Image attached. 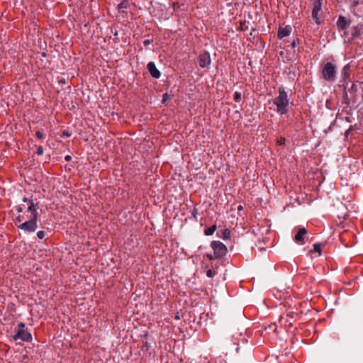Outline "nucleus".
Returning a JSON list of instances; mask_svg holds the SVG:
<instances>
[{
  "label": "nucleus",
  "mask_w": 363,
  "mask_h": 363,
  "mask_svg": "<svg viewBox=\"0 0 363 363\" xmlns=\"http://www.w3.org/2000/svg\"><path fill=\"white\" fill-rule=\"evenodd\" d=\"M197 214H198V210L196 208H194V209L191 211V216L194 219H197Z\"/></svg>",
  "instance_id": "obj_27"
},
{
  "label": "nucleus",
  "mask_w": 363,
  "mask_h": 363,
  "mask_svg": "<svg viewBox=\"0 0 363 363\" xmlns=\"http://www.w3.org/2000/svg\"><path fill=\"white\" fill-rule=\"evenodd\" d=\"M211 62L210 53L203 51L199 55V65L201 68H208Z\"/></svg>",
  "instance_id": "obj_6"
},
{
  "label": "nucleus",
  "mask_w": 363,
  "mask_h": 363,
  "mask_svg": "<svg viewBox=\"0 0 363 363\" xmlns=\"http://www.w3.org/2000/svg\"><path fill=\"white\" fill-rule=\"evenodd\" d=\"M347 86H348V83L346 84L345 89L347 88Z\"/></svg>",
  "instance_id": "obj_41"
},
{
  "label": "nucleus",
  "mask_w": 363,
  "mask_h": 363,
  "mask_svg": "<svg viewBox=\"0 0 363 363\" xmlns=\"http://www.w3.org/2000/svg\"><path fill=\"white\" fill-rule=\"evenodd\" d=\"M278 94L279 95L273 99V103L277 106V113L279 115H284L289 111V99L288 97V94L283 86H279L278 88Z\"/></svg>",
  "instance_id": "obj_2"
},
{
  "label": "nucleus",
  "mask_w": 363,
  "mask_h": 363,
  "mask_svg": "<svg viewBox=\"0 0 363 363\" xmlns=\"http://www.w3.org/2000/svg\"><path fill=\"white\" fill-rule=\"evenodd\" d=\"M65 160L67 162L70 161L72 160V157L70 155H66L65 157Z\"/></svg>",
  "instance_id": "obj_35"
},
{
  "label": "nucleus",
  "mask_w": 363,
  "mask_h": 363,
  "mask_svg": "<svg viewBox=\"0 0 363 363\" xmlns=\"http://www.w3.org/2000/svg\"><path fill=\"white\" fill-rule=\"evenodd\" d=\"M14 340H21L22 341L30 342L32 341L33 337L30 332L26 327L24 323H19L16 334L13 336Z\"/></svg>",
  "instance_id": "obj_3"
},
{
  "label": "nucleus",
  "mask_w": 363,
  "mask_h": 363,
  "mask_svg": "<svg viewBox=\"0 0 363 363\" xmlns=\"http://www.w3.org/2000/svg\"><path fill=\"white\" fill-rule=\"evenodd\" d=\"M292 28L291 26L287 25L285 27H279L277 33V38L279 39H282L284 37L289 36L291 33Z\"/></svg>",
  "instance_id": "obj_9"
},
{
  "label": "nucleus",
  "mask_w": 363,
  "mask_h": 363,
  "mask_svg": "<svg viewBox=\"0 0 363 363\" xmlns=\"http://www.w3.org/2000/svg\"><path fill=\"white\" fill-rule=\"evenodd\" d=\"M307 233V230L304 227L299 228L297 233L294 236V241L300 245L304 244L303 235Z\"/></svg>",
  "instance_id": "obj_8"
},
{
  "label": "nucleus",
  "mask_w": 363,
  "mask_h": 363,
  "mask_svg": "<svg viewBox=\"0 0 363 363\" xmlns=\"http://www.w3.org/2000/svg\"><path fill=\"white\" fill-rule=\"evenodd\" d=\"M206 257L208 259L210 260H213V259H218V257H214V255H212L211 254H207L206 255Z\"/></svg>",
  "instance_id": "obj_29"
},
{
  "label": "nucleus",
  "mask_w": 363,
  "mask_h": 363,
  "mask_svg": "<svg viewBox=\"0 0 363 363\" xmlns=\"http://www.w3.org/2000/svg\"><path fill=\"white\" fill-rule=\"evenodd\" d=\"M241 97H242L241 93H240L238 91L235 92L234 96H233V99L235 100V101L239 102L241 100Z\"/></svg>",
  "instance_id": "obj_17"
},
{
  "label": "nucleus",
  "mask_w": 363,
  "mask_h": 363,
  "mask_svg": "<svg viewBox=\"0 0 363 363\" xmlns=\"http://www.w3.org/2000/svg\"><path fill=\"white\" fill-rule=\"evenodd\" d=\"M342 214H343V217H344L345 219H347L350 216V215H349V213L347 212H345V213L343 212V209L342 208Z\"/></svg>",
  "instance_id": "obj_33"
},
{
  "label": "nucleus",
  "mask_w": 363,
  "mask_h": 363,
  "mask_svg": "<svg viewBox=\"0 0 363 363\" xmlns=\"http://www.w3.org/2000/svg\"><path fill=\"white\" fill-rule=\"evenodd\" d=\"M354 84H352V85H351V88H352V89H354Z\"/></svg>",
  "instance_id": "obj_38"
},
{
  "label": "nucleus",
  "mask_w": 363,
  "mask_h": 363,
  "mask_svg": "<svg viewBox=\"0 0 363 363\" xmlns=\"http://www.w3.org/2000/svg\"><path fill=\"white\" fill-rule=\"evenodd\" d=\"M221 235H219L221 238L223 240H229L231 237V231L228 228H225L224 230H221Z\"/></svg>",
  "instance_id": "obj_12"
},
{
  "label": "nucleus",
  "mask_w": 363,
  "mask_h": 363,
  "mask_svg": "<svg viewBox=\"0 0 363 363\" xmlns=\"http://www.w3.org/2000/svg\"><path fill=\"white\" fill-rule=\"evenodd\" d=\"M277 326L275 323H272L269 325L268 328H265V332L267 331V330H272L274 333L277 332Z\"/></svg>",
  "instance_id": "obj_16"
},
{
  "label": "nucleus",
  "mask_w": 363,
  "mask_h": 363,
  "mask_svg": "<svg viewBox=\"0 0 363 363\" xmlns=\"http://www.w3.org/2000/svg\"><path fill=\"white\" fill-rule=\"evenodd\" d=\"M72 135V133L68 130H64L62 133V137H70Z\"/></svg>",
  "instance_id": "obj_24"
},
{
  "label": "nucleus",
  "mask_w": 363,
  "mask_h": 363,
  "mask_svg": "<svg viewBox=\"0 0 363 363\" xmlns=\"http://www.w3.org/2000/svg\"><path fill=\"white\" fill-rule=\"evenodd\" d=\"M239 350H240V347H238L236 348V351H237V352H238Z\"/></svg>",
  "instance_id": "obj_39"
},
{
  "label": "nucleus",
  "mask_w": 363,
  "mask_h": 363,
  "mask_svg": "<svg viewBox=\"0 0 363 363\" xmlns=\"http://www.w3.org/2000/svg\"><path fill=\"white\" fill-rule=\"evenodd\" d=\"M321 246L320 244L318 243H316V244H314L313 245V250H311L309 251V253L311 255H312L313 252H317L318 253V256H320L321 255Z\"/></svg>",
  "instance_id": "obj_13"
},
{
  "label": "nucleus",
  "mask_w": 363,
  "mask_h": 363,
  "mask_svg": "<svg viewBox=\"0 0 363 363\" xmlns=\"http://www.w3.org/2000/svg\"><path fill=\"white\" fill-rule=\"evenodd\" d=\"M23 202L27 203V211L23 214H19L15 218V224L18 229L25 233H31L38 228L39 213L38 212V204L35 203L31 199L23 197Z\"/></svg>",
  "instance_id": "obj_1"
},
{
  "label": "nucleus",
  "mask_w": 363,
  "mask_h": 363,
  "mask_svg": "<svg viewBox=\"0 0 363 363\" xmlns=\"http://www.w3.org/2000/svg\"><path fill=\"white\" fill-rule=\"evenodd\" d=\"M233 340H234V344L235 345H239L240 340L244 344L247 342L242 333H238L233 335Z\"/></svg>",
  "instance_id": "obj_11"
},
{
  "label": "nucleus",
  "mask_w": 363,
  "mask_h": 363,
  "mask_svg": "<svg viewBox=\"0 0 363 363\" xmlns=\"http://www.w3.org/2000/svg\"><path fill=\"white\" fill-rule=\"evenodd\" d=\"M147 67L152 77L155 79L160 78L161 75L160 72L157 69V68L155 66V64L153 62H150L147 64Z\"/></svg>",
  "instance_id": "obj_10"
},
{
  "label": "nucleus",
  "mask_w": 363,
  "mask_h": 363,
  "mask_svg": "<svg viewBox=\"0 0 363 363\" xmlns=\"http://www.w3.org/2000/svg\"><path fill=\"white\" fill-rule=\"evenodd\" d=\"M285 138H281L280 140L278 141V144L279 145H282L285 143Z\"/></svg>",
  "instance_id": "obj_31"
},
{
  "label": "nucleus",
  "mask_w": 363,
  "mask_h": 363,
  "mask_svg": "<svg viewBox=\"0 0 363 363\" xmlns=\"http://www.w3.org/2000/svg\"><path fill=\"white\" fill-rule=\"evenodd\" d=\"M216 272L213 269H208L206 272V276L210 278L213 277L216 275Z\"/></svg>",
  "instance_id": "obj_22"
},
{
  "label": "nucleus",
  "mask_w": 363,
  "mask_h": 363,
  "mask_svg": "<svg viewBox=\"0 0 363 363\" xmlns=\"http://www.w3.org/2000/svg\"><path fill=\"white\" fill-rule=\"evenodd\" d=\"M240 209H242V206H240L238 207V210H240Z\"/></svg>",
  "instance_id": "obj_40"
},
{
  "label": "nucleus",
  "mask_w": 363,
  "mask_h": 363,
  "mask_svg": "<svg viewBox=\"0 0 363 363\" xmlns=\"http://www.w3.org/2000/svg\"><path fill=\"white\" fill-rule=\"evenodd\" d=\"M347 20L345 17L342 16V29L346 26Z\"/></svg>",
  "instance_id": "obj_30"
},
{
  "label": "nucleus",
  "mask_w": 363,
  "mask_h": 363,
  "mask_svg": "<svg viewBox=\"0 0 363 363\" xmlns=\"http://www.w3.org/2000/svg\"><path fill=\"white\" fill-rule=\"evenodd\" d=\"M298 44H299V40H298V38H296V39H294V40L291 42V48H296V45H298Z\"/></svg>",
  "instance_id": "obj_25"
},
{
  "label": "nucleus",
  "mask_w": 363,
  "mask_h": 363,
  "mask_svg": "<svg viewBox=\"0 0 363 363\" xmlns=\"http://www.w3.org/2000/svg\"><path fill=\"white\" fill-rule=\"evenodd\" d=\"M347 66H345L343 70L342 71V74H344V78L346 79L349 77V75L347 74Z\"/></svg>",
  "instance_id": "obj_26"
},
{
  "label": "nucleus",
  "mask_w": 363,
  "mask_h": 363,
  "mask_svg": "<svg viewBox=\"0 0 363 363\" xmlns=\"http://www.w3.org/2000/svg\"><path fill=\"white\" fill-rule=\"evenodd\" d=\"M15 208L18 213H21L23 212V209L25 208V206L23 204H19V205H17L16 206H15Z\"/></svg>",
  "instance_id": "obj_19"
},
{
  "label": "nucleus",
  "mask_w": 363,
  "mask_h": 363,
  "mask_svg": "<svg viewBox=\"0 0 363 363\" xmlns=\"http://www.w3.org/2000/svg\"><path fill=\"white\" fill-rule=\"evenodd\" d=\"M321 8V0H315L313 3V6L312 9V17L317 23H319L318 13L320 11Z\"/></svg>",
  "instance_id": "obj_7"
},
{
  "label": "nucleus",
  "mask_w": 363,
  "mask_h": 363,
  "mask_svg": "<svg viewBox=\"0 0 363 363\" xmlns=\"http://www.w3.org/2000/svg\"><path fill=\"white\" fill-rule=\"evenodd\" d=\"M336 67L331 62L325 64L322 69L323 77L328 81H333L336 77Z\"/></svg>",
  "instance_id": "obj_4"
},
{
  "label": "nucleus",
  "mask_w": 363,
  "mask_h": 363,
  "mask_svg": "<svg viewBox=\"0 0 363 363\" xmlns=\"http://www.w3.org/2000/svg\"><path fill=\"white\" fill-rule=\"evenodd\" d=\"M211 245L213 250L214 257L220 258L225 255L227 252V247L223 242L220 241H213Z\"/></svg>",
  "instance_id": "obj_5"
},
{
  "label": "nucleus",
  "mask_w": 363,
  "mask_h": 363,
  "mask_svg": "<svg viewBox=\"0 0 363 363\" xmlns=\"http://www.w3.org/2000/svg\"><path fill=\"white\" fill-rule=\"evenodd\" d=\"M152 43V40H145L143 42V44L145 46H147L148 45L151 44Z\"/></svg>",
  "instance_id": "obj_32"
},
{
  "label": "nucleus",
  "mask_w": 363,
  "mask_h": 363,
  "mask_svg": "<svg viewBox=\"0 0 363 363\" xmlns=\"http://www.w3.org/2000/svg\"><path fill=\"white\" fill-rule=\"evenodd\" d=\"M345 107H343V109L342 110V113L343 112H346L347 113L349 112V111H347V110H345Z\"/></svg>",
  "instance_id": "obj_36"
},
{
  "label": "nucleus",
  "mask_w": 363,
  "mask_h": 363,
  "mask_svg": "<svg viewBox=\"0 0 363 363\" xmlns=\"http://www.w3.org/2000/svg\"><path fill=\"white\" fill-rule=\"evenodd\" d=\"M130 4L128 0H123L122 2H121L118 5V9H128L129 7Z\"/></svg>",
  "instance_id": "obj_15"
},
{
  "label": "nucleus",
  "mask_w": 363,
  "mask_h": 363,
  "mask_svg": "<svg viewBox=\"0 0 363 363\" xmlns=\"http://www.w3.org/2000/svg\"><path fill=\"white\" fill-rule=\"evenodd\" d=\"M171 97L170 96L167 94V93H165L162 95V104H166V102L169 100H170Z\"/></svg>",
  "instance_id": "obj_18"
},
{
  "label": "nucleus",
  "mask_w": 363,
  "mask_h": 363,
  "mask_svg": "<svg viewBox=\"0 0 363 363\" xmlns=\"http://www.w3.org/2000/svg\"><path fill=\"white\" fill-rule=\"evenodd\" d=\"M43 150H43V146H39V147H38V148H37L36 154H37L38 155H42L43 154Z\"/></svg>",
  "instance_id": "obj_28"
},
{
  "label": "nucleus",
  "mask_w": 363,
  "mask_h": 363,
  "mask_svg": "<svg viewBox=\"0 0 363 363\" xmlns=\"http://www.w3.org/2000/svg\"><path fill=\"white\" fill-rule=\"evenodd\" d=\"M336 25L337 26L338 28H340V16L338 17V18L337 19V21H336Z\"/></svg>",
  "instance_id": "obj_34"
},
{
  "label": "nucleus",
  "mask_w": 363,
  "mask_h": 363,
  "mask_svg": "<svg viewBox=\"0 0 363 363\" xmlns=\"http://www.w3.org/2000/svg\"><path fill=\"white\" fill-rule=\"evenodd\" d=\"M182 6H184V4H180L179 2H174L172 4V8L174 11H177V9H180Z\"/></svg>",
  "instance_id": "obj_20"
},
{
  "label": "nucleus",
  "mask_w": 363,
  "mask_h": 363,
  "mask_svg": "<svg viewBox=\"0 0 363 363\" xmlns=\"http://www.w3.org/2000/svg\"><path fill=\"white\" fill-rule=\"evenodd\" d=\"M341 240H342V243L344 241V238H343V234L342 233V238H341Z\"/></svg>",
  "instance_id": "obj_37"
},
{
  "label": "nucleus",
  "mask_w": 363,
  "mask_h": 363,
  "mask_svg": "<svg viewBox=\"0 0 363 363\" xmlns=\"http://www.w3.org/2000/svg\"><path fill=\"white\" fill-rule=\"evenodd\" d=\"M46 235V233L44 230H40L37 233V236L39 239H43Z\"/></svg>",
  "instance_id": "obj_23"
},
{
  "label": "nucleus",
  "mask_w": 363,
  "mask_h": 363,
  "mask_svg": "<svg viewBox=\"0 0 363 363\" xmlns=\"http://www.w3.org/2000/svg\"><path fill=\"white\" fill-rule=\"evenodd\" d=\"M216 229H217L216 225H213L212 226L206 228L204 230V233L207 236L211 235L214 233V232L216 230Z\"/></svg>",
  "instance_id": "obj_14"
},
{
  "label": "nucleus",
  "mask_w": 363,
  "mask_h": 363,
  "mask_svg": "<svg viewBox=\"0 0 363 363\" xmlns=\"http://www.w3.org/2000/svg\"><path fill=\"white\" fill-rule=\"evenodd\" d=\"M35 136H36V138H37L38 139H39V140H42V139H43V138H44L45 135H44V133H43L42 131H40V130H38V131H36V133H35Z\"/></svg>",
  "instance_id": "obj_21"
}]
</instances>
